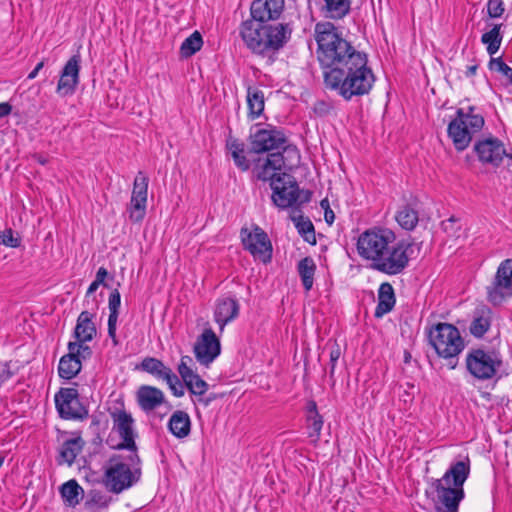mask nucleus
Returning a JSON list of instances; mask_svg holds the SVG:
<instances>
[{
	"label": "nucleus",
	"instance_id": "f257e3e1",
	"mask_svg": "<svg viewBox=\"0 0 512 512\" xmlns=\"http://www.w3.org/2000/svg\"><path fill=\"white\" fill-rule=\"evenodd\" d=\"M470 474V460L452 463L440 479H431L425 495L432 500L439 512H458L459 503L464 498L463 485Z\"/></svg>",
	"mask_w": 512,
	"mask_h": 512
},
{
	"label": "nucleus",
	"instance_id": "f03ea898",
	"mask_svg": "<svg viewBox=\"0 0 512 512\" xmlns=\"http://www.w3.org/2000/svg\"><path fill=\"white\" fill-rule=\"evenodd\" d=\"M367 62V56L363 53L352 57L350 63L343 68L324 71L325 85L336 90L345 100L368 94L375 82V76Z\"/></svg>",
	"mask_w": 512,
	"mask_h": 512
},
{
	"label": "nucleus",
	"instance_id": "7ed1b4c3",
	"mask_svg": "<svg viewBox=\"0 0 512 512\" xmlns=\"http://www.w3.org/2000/svg\"><path fill=\"white\" fill-rule=\"evenodd\" d=\"M314 38L318 46L317 59L324 71L343 68L350 63L352 57L363 54L344 39L331 22L317 23Z\"/></svg>",
	"mask_w": 512,
	"mask_h": 512
},
{
	"label": "nucleus",
	"instance_id": "20e7f679",
	"mask_svg": "<svg viewBox=\"0 0 512 512\" xmlns=\"http://www.w3.org/2000/svg\"><path fill=\"white\" fill-rule=\"evenodd\" d=\"M239 35L252 53L264 55L279 50L290 38L291 29L288 25H266L251 18L241 23Z\"/></svg>",
	"mask_w": 512,
	"mask_h": 512
},
{
	"label": "nucleus",
	"instance_id": "39448f33",
	"mask_svg": "<svg viewBox=\"0 0 512 512\" xmlns=\"http://www.w3.org/2000/svg\"><path fill=\"white\" fill-rule=\"evenodd\" d=\"M140 465L141 459L138 453H130L126 457L122 455L111 457L104 472L105 487L115 494L132 487L141 478Z\"/></svg>",
	"mask_w": 512,
	"mask_h": 512
},
{
	"label": "nucleus",
	"instance_id": "423d86ee",
	"mask_svg": "<svg viewBox=\"0 0 512 512\" xmlns=\"http://www.w3.org/2000/svg\"><path fill=\"white\" fill-rule=\"evenodd\" d=\"M484 124V117L475 106H469L467 109L459 108L456 111V117L447 128L448 137L455 149L457 151L465 150L473 137L482 130Z\"/></svg>",
	"mask_w": 512,
	"mask_h": 512
},
{
	"label": "nucleus",
	"instance_id": "0eeeda50",
	"mask_svg": "<svg viewBox=\"0 0 512 512\" xmlns=\"http://www.w3.org/2000/svg\"><path fill=\"white\" fill-rule=\"evenodd\" d=\"M429 342L439 357L450 360V368L454 369L465 347L459 330L452 324L438 323L429 330Z\"/></svg>",
	"mask_w": 512,
	"mask_h": 512
},
{
	"label": "nucleus",
	"instance_id": "6e6552de",
	"mask_svg": "<svg viewBox=\"0 0 512 512\" xmlns=\"http://www.w3.org/2000/svg\"><path fill=\"white\" fill-rule=\"evenodd\" d=\"M395 240V233L388 228L368 229L358 237L357 253L362 259L370 261L373 267L374 262L382 255L384 249L393 244Z\"/></svg>",
	"mask_w": 512,
	"mask_h": 512
},
{
	"label": "nucleus",
	"instance_id": "1a4fd4ad",
	"mask_svg": "<svg viewBox=\"0 0 512 512\" xmlns=\"http://www.w3.org/2000/svg\"><path fill=\"white\" fill-rule=\"evenodd\" d=\"M466 369L472 377L480 381L492 379L500 369L502 360L493 350L471 349L466 354Z\"/></svg>",
	"mask_w": 512,
	"mask_h": 512
},
{
	"label": "nucleus",
	"instance_id": "9d476101",
	"mask_svg": "<svg viewBox=\"0 0 512 512\" xmlns=\"http://www.w3.org/2000/svg\"><path fill=\"white\" fill-rule=\"evenodd\" d=\"M413 244L402 240L390 244L374 262L373 268L388 275H397L408 266Z\"/></svg>",
	"mask_w": 512,
	"mask_h": 512
},
{
	"label": "nucleus",
	"instance_id": "9b49d317",
	"mask_svg": "<svg viewBox=\"0 0 512 512\" xmlns=\"http://www.w3.org/2000/svg\"><path fill=\"white\" fill-rule=\"evenodd\" d=\"M271 188L273 202L280 208L300 206L310 201L311 193L300 190L294 177L289 173H284L281 178L273 180Z\"/></svg>",
	"mask_w": 512,
	"mask_h": 512
},
{
	"label": "nucleus",
	"instance_id": "f8f14e48",
	"mask_svg": "<svg viewBox=\"0 0 512 512\" xmlns=\"http://www.w3.org/2000/svg\"><path fill=\"white\" fill-rule=\"evenodd\" d=\"M250 151L264 153L275 149H283L284 153L294 154L299 158L296 148L286 146L284 134L275 128H262L250 134Z\"/></svg>",
	"mask_w": 512,
	"mask_h": 512
},
{
	"label": "nucleus",
	"instance_id": "ddd939ff",
	"mask_svg": "<svg viewBox=\"0 0 512 512\" xmlns=\"http://www.w3.org/2000/svg\"><path fill=\"white\" fill-rule=\"evenodd\" d=\"M487 300L500 305L512 297V259L500 263L491 283L486 287Z\"/></svg>",
	"mask_w": 512,
	"mask_h": 512
},
{
	"label": "nucleus",
	"instance_id": "4468645a",
	"mask_svg": "<svg viewBox=\"0 0 512 512\" xmlns=\"http://www.w3.org/2000/svg\"><path fill=\"white\" fill-rule=\"evenodd\" d=\"M244 249L263 263L271 261L272 244L266 232L257 225L251 229L243 227L240 232Z\"/></svg>",
	"mask_w": 512,
	"mask_h": 512
},
{
	"label": "nucleus",
	"instance_id": "2eb2a0df",
	"mask_svg": "<svg viewBox=\"0 0 512 512\" xmlns=\"http://www.w3.org/2000/svg\"><path fill=\"white\" fill-rule=\"evenodd\" d=\"M55 405L64 419L83 420L88 416V410L81 404L75 388H61L55 395Z\"/></svg>",
	"mask_w": 512,
	"mask_h": 512
},
{
	"label": "nucleus",
	"instance_id": "dca6fc26",
	"mask_svg": "<svg viewBox=\"0 0 512 512\" xmlns=\"http://www.w3.org/2000/svg\"><path fill=\"white\" fill-rule=\"evenodd\" d=\"M139 368L157 379L166 381L173 395L181 397L184 395V387L178 376L167 367L161 360L153 357H146L142 360Z\"/></svg>",
	"mask_w": 512,
	"mask_h": 512
},
{
	"label": "nucleus",
	"instance_id": "f3484780",
	"mask_svg": "<svg viewBox=\"0 0 512 512\" xmlns=\"http://www.w3.org/2000/svg\"><path fill=\"white\" fill-rule=\"evenodd\" d=\"M148 182V177L143 172H138L133 183L130 204L127 208L132 222H141L146 215Z\"/></svg>",
	"mask_w": 512,
	"mask_h": 512
},
{
	"label": "nucleus",
	"instance_id": "a211bd4d",
	"mask_svg": "<svg viewBox=\"0 0 512 512\" xmlns=\"http://www.w3.org/2000/svg\"><path fill=\"white\" fill-rule=\"evenodd\" d=\"M292 165L286 163L283 153H270L265 159H259L255 165L257 178L262 181H270L282 177V174L291 169Z\"/></svg>",
	"mask_w": 512,
	"mask_h": 512
},
{
	"label": "nucleus",
	"instance_id": "6ab92c4d",
	"mask_svg": "<svg viewBox=\"0 0 512 512\" xmlns=\"http://www.w3.org/2000/svg\"><path fill=\"white\" fill-rule=\"evenodd\" d=\"M80 54L69 58L60 72L56 92L61 97L73 95L80 81Z\"/></svg>",
	"mask_w": 512,
	"mask_h": 512
},
{
	"label": "nucleus",
	"instance_id": "aec40b11",
	"mask_svg": "<svg viewBox=\"0 0 512 512\" xmlns=\"http://www.w3.org/2000/svg\"><path fill=\"white\" fill-rule=\"evenodd\" d=\"M474 151L480 162L494 167L499 166L505 156L512 159V155L506 152L503 143L494 137L476 142Z\"/></svg>",
	"mask_w": 512,
	"mask_h": 512
},
{
	"label": "nucleus",
	"instance_id": "412c9836",
	"mask_svg": "<svg viewBox=\"0 0 512 512\" xmlns=\"http://www.w3.org/2000/svg\"><path fill=\"white\" fill-rule=\"evenodd\" d=\"M220 352L221 345L216 334L211 328L205 329L194 345L197 361L202 365L208 366L218 357Z\"/></svg>",
	"mask_w": 512,
	"mask_h": 512
},
{
	"label": "nucleus",
	"instance_id": "4be33fe9",
	"mask_svg": "<svg viewBox=\"0 0 512 512\" xmlns=\"http://www.w3.org/2000/svg\"><path fill=\"white\" fill-rule=\"evenodd\" d=\"M114 429L119 433L122 442L118 444L119 449H127L130 453H137L135 433L133 430L134 420L131 414L125 410H117L111 413Z\"/></svg>",
	"mask_w": 512,
	"mask_h": 512
},
{
	"label": "nucleus",
	"instance_id": "5701e85b",
	"mask_svg": "<svg viewBox=\"0 0 512 512\" xmlns=\"http://www.w3.org/2000/svg\"><path fill=\"white\" fill-rule=\"evenodd\" d=\"M193 359L190 356H182L178 365V373L191 394L203 396L208 390V383L204 381L192 369Z\"/></svg>",
	"mask_w": 512,
	"mask_h": 512
},
{
	"label": "nucleus",
	"instance_id": "b1692460",
	"mask_svg": "<svg viewBox=\"0 0 512 512\" xmlns=\"http://www.w3.org/2000/svg\"><path fill=\"white\" fill-rule=\"evenodd\" d=\"M284 0H255L252 2L251 17L260 22L277 19L283 11Z\"/></svg>",
	"mask_w": 512,
	"mask_h": 512
},
{
	"label": "nucleus",
	"instance_id": "393cba45",
	"mask_svg": "<svg viewBox=\"0 0 512 512\" xmlns=\"http://www.w3.org/2000/svg\"><path fill=\"white\" fill-rule=\"evenodd\" d=\"M239 309V303L234 298L223 297L217 300L214 308V320L219 325L221 332L226 324L237 318Z\"/></svg>",
	"mask_w": 512,
	"mask_h": 512
},
{
	"label": "nucleus",
	"instance_id": "a878e982",
	"mask_svg": "<svg viewBox=\"0 0 512 512\" xmlns=\"http://www.w3.org/2000/svg\"><path fill=\"white\" fill-rule=\"evenodd\" d=\"M163 392L153 386H141L137 392V400L144 411H152L164 402Z\"/></svg>",
	"mask_w": 512,
	"mask_h": 512
},
{
	"label": "nucleus",
	"instance_id": "bb28decb",
	"mask_svg": "<svg viewBox=\"0 0 512 512\" xmlns=\"http://www.w3.org/2000/svg\"><path fill=\"white\" fill-rule=\"evenodd\" d=\"M168 428L170 432L179 439L187 437L191 431L190 416L185 411H175L169 419Z\"/></svg>",
	"mask_w": 512,
	"mask_h": 512
},
{
	"label": "nucleus",
	"instance_id": "cd10ccee",
	"mask_svg": "<svg viewBox=\"0 0 512 512\" xmlns=\"http://www.w3.org/2000/svg\"><path fill=\"white\" fill-rule=\"evenodd\" d=\"M96 334V328L92 321V314L88 311L80 313L74 330L75 338L78 342L85 343L91 341Z\"/></svg>",
	"mask_w": 512,
	"mask_h": 512
},
{
	"label": "nucleus",
	"instance_id": "c85d7f7f",
	"mask_svg": "<svg viewBox=\"0 0 512 512\" xmlns=\"http://www.w3.org/2000/svg\"><path fill=\"white\" fill-rule=\"evenodd\" d=\"M395 305L394 289L389 283H382L378 290V304L375 317L380 318L389 313Z\"/></svg>",
	"mask_w": 512,
	"mask_h": 512
},
{
	"label": "nucleus",
	"instance_id": "c756f323",
	"mask_svg": "<svg viewBox=\"0 0 512 512\" xmlns=\"http://www.w3.org/2000/svg\"><path fill=\"white\" fill-rule=\"evenodd\" d=\"M121 304V296L117 289H114L109 295L108 307H109V317H108V335L112 339L113 344L117 345L118 340L116 337V327L119 315V308Z\"/></svg>",
	"mask_w": 512,
	"mask_h": 512
},
{
	"label": "nucleus",
	"instance_id": "7c9ffc66",
	"mask_svg": "<svg viewBox=\"0 0 512 512\" xmlns=\"http://www.w3.org/2000/svg\"><path fill=\"white\" fill-rule=\"evenodd\" d=\"M81 360L76 358L72 352L61 357L58 365V374L63 379L74 378L81 370Z\"/></svg>",
	"mask_w": 512,
	"mask_h": 512
},
{
	"label": "nucleus",
	"instance_id": "2f4dec72",
	"mask_svg": "<svg viewBox=\"0 0 512 512\" xmlns=\"http://www.w3.org/2000/svg\"><path fill=\"white\" fill-rule=\"evenodd\" d=\"M84 441L81 437L66 440L60 450L59 463H67L71 466L77 455L82 451Z\"/></svg>",
	"mask_w": 512,
	"mask_h": 512
},
{
	"label": "nucleus",
	"instance_id": "473e14b6",
	"mask_svg": "<svg viewBox=\"0 0 512 512\" xmlns=\"http://www.w3.org/2000/svg\"><path fill=\"white\" fill-rule=\"evenodd\" d=\"M83 493V488L74 479L65 482L60 487L61 497L63 498L64 503L70 507H75L79 504Z\"/></svg>",
	"mask_w": 512,
	"mask_h": 512
},
{
	"label": "nucleus",
	"instance_id": "72a5a7b5",
	"mask_svg": "<svg viewBox=\"0 0 512 512\" xmlns=\"http://www.w3.org/2000/svg\"><path fill=\"white\" fill-rule=\"evenodd\" d=\"M492 311L489 308H482L477 311L475 318L470 325V333L475 337H482L490 328Z\"/></svg>",
	"mask_w": 512,
	"mask_h": 512
},
{
	"label": "nucleus",
	"instance_id": "f704fd0d",
	"mask_svg": "<svg viewBox=\"0 0 512 512\" xmlns=\"http://www.w3.org/2000/svg\"><path fill=\"white\" fill-rule=\"evenodd\" d=\"M264 93L256 87H248L247 104L249 116L255 119L261 115L264 110Z\"/></svg>",
	"mask_w": 512,
	"mask_h": 512
},
{
	"label": "nucleus",
	"instance_id": "c9c22d12",
	"mask_svg": "<svg viewBox=\"0 0 512 512\" xmlns=\"http://www.w3.org/2000/svg\"><path fill=\"white\" fill-rule=\"evenodd\" d=\"M395 220L405 230H413L419 221L418 212L409 205L402 206L396 213Z\"/></svg>",
	"mask_w": 512,
	"mask_h": 512
},
{
	"label": "nucleus",
	"instance_id": "e433bc0d",
	"mask_svg": "<svg viewBox=\"0 0 512 512\" xmlns=\"http://www.w3.org/2000/svg\"><path fill=\"white\" fill-rule=\"evenodd\" d=\"M324 14L327 18L341 19L350 10L349 0H324Z\"/></svg>",
	"mask_w": 512,
	"mask_h": 512
},
{
	"label": "nucleus",
	"instance_id": "4c0bfd02",
	"mask_svg": "<svg viewBox=\"0 0 512 512\" xmlns=\"http://www.w3.org/2000/svg\"><path fill=\"white\" fill-rule=\"evenodd\" d=\"M315 263L310 257H305L298 263V273L306 291L311 290L314 283Z\"/></svg>",
	"mask_w": 512,
	"mask_h": 512
},
{
	"label": "nucleus",
	"instance_id": "58836bf2",
	"mask_svg": "<svg viewBox=\"0 0 512 512\" xmlns=\"http://www.w3.org/2000/svg\"><path fill=\"white\" fill-rule=\"evenodd\" d=\"M111 503V497H108L103 492L92 490L88 494V499L85 502V507L90 512H99L100 510L108 508Z\"/></svg>",
	"mask_w": 512,
	"mask_h": 512
},
{
	"label": "nucleus",
	"instance_id": "ea45409f",
	"mask_svg": "<svg viewBox=\"0 0 512 512\" xmlns=\"http://www.w3.org/2000/svg\"><path fill=\"white\" fill-rule=\"evenodd\" d=\"M203 45V39L198 31H194L181 44L180 54L183 58H189L198 52Z\"/></svg>",
	"mask_w": 512,
	"mask_h": 512
},
{
	"label": "nucleus",
	"instance_id": "a19ab883",
	"mask_svg": "<svg viewBox=\"0 0 512 512\" xmlns=\"http://www.w3.org/2000/svg\"><path fill=\"white\" fill-rule=\"evenodd\" d=\"M501 25H495L490 31L484 33L481 41L487 45L489 55H494L500 48L502 37L500 35Z\"/></svg>",
	"mask_w": 512,
	"mask_h": 512
},
{
	"label": "nucleus",
	"instance_id": "79ce46f5",
	"mask_svg": "<svg viewBox=\"0 0 512 512\" xmlns=\"http://www.w3.org/2000/svg\"><path fill=\"white\" fill-rule=\"evenodd\" d=\"M492 72L500 74L501 80L506 84L512 86V68L507 65L501 57L491 58L488 64Z\"/></svg>",
	"mask_w": 512,
	"mask_h": 512
},
{
	"label": "nucleus",
	"instance_id": "37998d69",
	"mask_svg": "<svg viewBox=\"0 0 512 512\" xmlns=\"http://www.w3.org/2000/svg\"><path fill=\"white\" fill-rule=\"evenodd\" d=\"M295 226L299 234L309 243H315V231L312 222L308 218L300 216L299 218H293Z\"/></svg>",
	"mask_w": 512,
	"mask_h": 512
},
{
	"label": "nucleus",
	"instance_id": "c03bdc74",
	"mask_svg": "<svg viewBox=\"0 0 512 512\" xmlns=\"http://www.w3.org/2000/svg\"><path fill=\"white\" fill-rule=\"evenodd\" d=\"M228 148L231 151V154H232V157L234 159L236 166L239 167L243 171L248 170L250 167V164L244 155L243 144H241L237 141H232V142L228 143Z\"/></svg>",
	"mask_w": 512,
	"mask_h": 512
},
{
	"label": "nucleus",
	"instance_id": "a18cd8bd",
	"mask_svg": "<svg viewBox=\"0 0 512 512\" xmlns=\"http://www.w3.org/2000/svg\"><path fill=\"white\" fill-rule=\"evenodd\" d=\"M444 232L452 238L458 239L463 235L460 220L454 216L442 222Z\"/></svg>",
	"mask_w": 512,
	"mask_h": 512
},
{
	"label": "nucleus",
	"instance_id": "49530a36",
	"mask_svg": "<svg viewBox=\"0 0 512 512\" xmlns=\"http://www.w3.org/2000/svg\"><path fill=\"white\" fill-rule=\"evenodd\" d=\"M322 426L323 419L321 415L307 417L308 436L312 438L314 441H317L319 439Z\"/></svg>",
	"mask_w": 512,
	"mask_h": 512
},
{
	"label": "nucleus",
	"instance_id": "de8ad7c7",
	"mask_svg": "<svg viewBox=\"0 0 512 512\" xmlns=\"http://www.w3.org/2000/svg\"><path fill=\"white\" fill-rule=\"evenodd\" d=\"M68 350L74 354L78 359H86L91 356V349L81 342H69Z\"/></svg>",
	"mask_w": 512,
	"mask_h": 512
},
{
	"label": "nucleus",
	"instance_id": "09e8293b",
	"mask_svg": "<svg viewBox=\"0 0 512 512\" xmlns=\"http://www.w3.org/2000/svg\"><path fill=\"white\" fill-rule=\"evenodd\" d=\"M0 240L1 244L12 248L19 247L21 243L20 238L14 236L12 229H6L0 232Z\"/></svg>",
	"mask_w": 512,
	"mask_h": 512
},
{
	"label": "nucleus",
	"instance_id": "8fccbe9b",
	"mask_svg": "<svg viewBox=\"0 0 512 512\" xmlns=\"http://www.w3.org/2000/svg\"><path fill=\"white\" fill-rule=\"evenodd\" d=\"M504 4L502 0H488L487 12L491 18L501 17L504 13Z\"/></svg>",
	"mask_w": 512,
	"mask_h": 512
},
{
	"label": "nucleus",
	"instance_id": "3c124183",
	"mask_svg": "<svg viewBox=\"0 0 512 512\" xmlns=\"http://www.w3.org/2000/svg\"><path fill=\"white\" fill-rule=\"evenodd\" d=\"M342 351L338 343L334 342L330 346L329 358H330V375L333 376L336 364L341 357Z\"/></svg>",
	"mask_w": 512,
	"mask_h": 512
},
{
	"label": "nucleus",
	"instance_id": "603ef678",
	"mask_svg": "<svg viewBox=\"0 0 512 512\" xmlns=\"http://www.w3.org/2000/svg\"><path fill=\"white\" fill-rule=\"evenodd\" d=\"M331 106L325 101H317L313 106V112L318 116H325L330 113Z\"/></svg>",
	"mask_w": 512,
	"mask_h": 512
},
{
	"label": "nucleus",
	"instance_id": "864d4df0",
	"mask_svg": "<svg viewBox=\"0 0 512 512\" xmlns=\"http://www.w3.org/2000/svg\"><path fill=\"white\" fill-rule=\"evenodd\" d=\"M108 275V271L104 267H100L96 273L95 281L99 284L105 285L104 281Z\"/></svg>",
	"mask_w": 512,
	"mask_h": 512
},
{
	"label": "nucleus",
	"instance_id": "5fc2aeb1",
	"mask_svg": "<svg viewBox=\"0 0 512 512\" xmlns=\"http://www.w3.org/2000/svg\"><path fill=\"white\" fill-rule=\"evenodd\" d=\"M45 65V60H42L40 61L36 66L35 68L28 74L27 76V79L28 80H33L37 77L39 71L44 67Z\"/></svg>",
	"mask_w": 512,
	"mask_h": 512
},
{
	"label": "nucleus",
	"instance_id": "6e6d98bb",
	"mask_svg": "<svg viewBox=\"0 0 512 512\" xmlns=\"http://www.w3.org/2000/svg\"><path fill=\"white\" fill-rule=\"evenodd\" d=\"M317 405L314 401H310L307 404V417L319 416Z\"/></svg>",
	"mask_w": 512,
	"mask_h": 512
},
{
	"label": "nucleus",
	"instance_id": "4d7b16f0",
	"mask_svg": "<svg viewBox=\"0 0 512 512\" xmlns=\"http://www.w3.org/2000/svg\"><path fill=\"white\" fill-rule=\"evenodd\" d=\"M12 111V106L7 102L0 103V118L9 115Z\"/></svg>",
	"mask_w": 512,
	"mask_h": 512
},
{
	"label": "nucleus",
	"instance_id": "13d9d810",
	"mask_svg": "<svg viewBox=\"0 0 512 512\" xmlns=\"http://www.w3.org/2000/svg\"><path fill=\"white\" fill-rule=\"evenodd\" d=\"M324 218L325 221L330 225L334 222L335 215L334 212L329 207L325 209Z\"/></svg>",
	"mask_w": 512,
	"mask_h": 512
},
{
	"label": "nucleus",
	"instance_id": "bf43d9fd",
	"mask_svg": "<svg viewBox=\"0 0 512 512\" xmlns=\"http://www.w3.org/2000/svg\"><path fill=\"white\" fill-rule=\"evenodd\" d=\"M216 399H217V395L216 394H210L206 398H199L198 401L200 403H202L205 407H208L211 404V402H213Z\"/></svg>",
	"mask_w": 512,
	"mask_h": 512
},
{
	"label": "nucleus",
	"instance_id": "052dcab7",
	"mask_svg": "<svg viewBox=\"0 0 512 512\" xmlns=\"http://www.w3.org/2000/svg\"><path fill=\"white\" fill-rule=\"evenodd\" d=\"M11 377V373L8 369L0 370V387L2 384Z\"/></svg>",
	"mask_w": 512,
	"mask_h": 512
},
{
	"label": "nucleus",
	"instance_id": "680f3d73",
	"mask_svg": "<svg viewBox=\"0 0 512 512\" xmlns=\"http://www.w3.org/2000/svg\"><path fill=\"white\" fill-rule=\"evenodd\" d=\"M477 69H478V64L469 65V66H467L465 75L467 77L474 76L476 74Z\"/></svg>",
	"mask_w": 512,
	"mask_h": 512
},
{
	"label": "nucleus",
	"instance_id": "e2e57ef3",
	"mask_svg": "<svg viewBox=\"0 0 512 512\" xmlns=\"http://www.w3.org/2000/svg\"><path fill=\"white\" fill-rule=\"evenodd\" d=\"M32 158L41 165H45L48 162V159L40 154H33Z\"/></svg>",
	"mask_w": 512,
	"mask_h": 512
},
{
	"label": "nucleus",
	"instance_id": "0e129e2a",
	"mask_svg": "<svg viewBox=\"0 0 512 512\" xmlns=\"http://www.w3.org/2000/svg\"><path fill=\"white\" fill-rule=\"evenodd\" d=\"M101 284L97 283L95 280L90 284V286L88 287V290H87V296L94 293L98 287L100 286Z\"/></svg>",
	"mask_w": 512,
	"mask_h": 512
},
{
	"label": "nucleus",
	"instance_id": "69168bd1",
	"mask_svg": "<svg viewBox=\"0 0 512 512\" xmlns=\"http://www.w3.org/2000/svg\"><path fill=\"white\" fill-rule=\"evenodd\" d=\"M321 207L325 210L327 207H329V204H328V201L327 200H322L321 201Z\"/></svg>",
	"mask_w": 512,
	"mask_h": 512
},
{
	"label": "nucleus",
	"instance_id": "338daca9",
	"mask_svg": "<svg viewBox=\"0 0 512 512\" xmlns=\"http://www.w3.org/2000/svg\"><path fill=\"white\" fill-rule=\"evenodd\" d=\"M409 358H410V354L406 352L405 353V362H408Z\"/></svg>",
	"mask_w": 512,
	"mask_h": 512
},
{
	"label": "nucleus",
	"instance_id": "774afa93",
	"mask_svg": "<svg viewBox=\"0 0 512 512\" xmlns=\"http://www.w3.org/2000/svg\"><path fill=\"white\" fill-rule=\"evenodd\" d=\"M3 462H4V458L0 457V467L2 466Z\"/></svg>",
	"mask_w": 512,
	"mask_h": 512
}]
</instances>
